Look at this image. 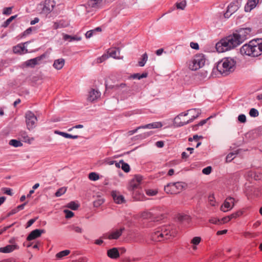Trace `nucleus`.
<instances>
[{"label": "nucleus", "instance_id": "obj_1", "mask_svg": "<svg viewBox=\"0 0 262 262\" xmlns=\"http://www.w3.org/2000/svg\"><path fill=\"white\" fill-rule=\"evenodd\" d=\"M251 29L249 28L241 29L236 33L222 39L216 43L215 48L219 53L233 49L243 43L249 36Z\"/></svg>", "mask_w": 262, "mask_h": 262}, {"label": "nucleus", "instance_id": "obj_2", "mask_svg": "<svg viewBox=\"0 0 262 262\" xmlns=\"http://www.w3.org/2000/svg\"><path fill=\"white\" fill-rule=\"evenodd\" d=\"M176 234L175 230L172 229L170 226H162L152 234L151 239L155 242H162L174 237Z\"/></svg>", "mask_w": 262, "mask_h": 262}, {"label": "nucleus", "instance_id": "obj_3", "mask_svg": "<svg viewBox=\"0 0 262 262\" xmlns=\"http://www.w3.org/2000/svg\"><path fill=\"white\" fill-rule=\"evenodd\" d=\"M236 63L233 58L225 57L218 62L216 68L221 74L227 76L235 70Z\"/></svg>", "mask_w": 262, "mask_h": 262}, {"label": "nucleus", "instance_id": "obj_4", "mask_svg": "<svg viewBox=\"0 0 262 262\" xmlns=\"http://www.w3.org/2000/svg\"><path fill=\"white\" fill-rule=\"evenodd\" d=\"M206 58L203 54H196L187 62L189 69L192 71H196L202 68L205 63Z\"/></svg>", "mask_w": 262, "mask_h": 262}, {"label": "nucleus", "instance_id": "obj_5", "mask_svg": "<svg viewBox=\"0 0 262 262\" xmlns=\"http://www.w3.org/2000/svg\"><path fill=\"white\" fill-rule=\"evenodd\" d=\"M139 217L144 220H150L153 222H158L166 217L165 213H158L156 211H144L139 214Z\"/></svg>", "mask_w": 262, "mask_h": 262}, {"label": "nucleus", "instance_id": "obj_6", "mask_svg": "<svg viewBox=\"0 0 262 262\" xmlns=\"http://www.w3.org/2000/svg\"><path fill=\"white\" fill-rule=\"evenodd\" d=\"M201 110L196 108L190 109L188 110L187 112L181 113V116L185 117L188 116V119L187 121L184 120L182 121L181 120V126L191 122L195 119L197 118L201 114Z\"/></svg>", "mask_w": 262, "mask_h": 262}, {"label": "nucleus", "instance_id": "obj_7", "mask_svg": "<svg viewBox=\"0 0 262 262\" xmlns=\"http://www.w3.org/2000/svg\"><path fill=\"white\" fill-rule=\"evenodd\" d=\"M25 118L27 128L29 130L34 128L37 121L34 114L31 111H27L25 114Z\"/></svg>", "mask_w": 262, "mask_h": 262}, {"label": "nucleus", "instance_id": "obj_8", "mask_svg": "<svg viewBox=\"0 0 262 262\" xmlns=\"http://www.w3.org/2000/svg\"><path fill=\"white\" fill-rule=\"evenodd\" d=\"M180 183L179 182L168 184L164 187L165 191L170 194H177L180 192Z\"/></svg>", "mask_w": 262, "mask_h": 262}, {"label": "nucleus", "instance_id": "obj_9", "mask_svg": "<svg viewBox=\"0 0 262 262\" xmlns=\"http://www.w3.org/2000/svg\"><path fill=\"white\" fill-rule=\"evenodd\" d=\"M252 41L248 43L245 44L240 49V52L242 55H245L249 56L255 57Z\"/></svg>", "mask_w": 262, "mask_h": 262}, {"label": "nucleus", "instance_id": "obj_10", "mask_svg": "<svg viewBox=\"0 0 262 262\" xmlns=\"http://www.w3.org/2000/svg\"><path fill=\"white\" fill-rule=\"evenodd\" d=\"M255 57H257L262 54V39H257L251 40Z\"/></svg>", "mask_w": 262, "mask_h": 262}, {"label": "nucleus", "instance_id": "obj_11", "mask_svg": "<svg viewBox=\"0 0 262 262\" xmlns=\"http://www.w3.org/2000/svg\"><path fill=\"white\" fill-rule=\"evenodd\" d=\"M55 6V3L52 0H46L43 4L41 13L47 15L50 13Z\"/></svg>", "mask_w": 262, "mask_h": 262}, {"label": "nucleus", "instance_id": "obj_12", "mask_svg": "<svg viewBox=\"0 0 262 262\" xmlns=\"http://www.w3.org/2000/svg\"><path fill=\"white\" fill-rule=\"evenodd\" d=\"M45 57V54L38 56L36 58L28 60L25 62L26 67L34 68L36 65L39 64L40 61Z\"/></svg>", "mask_w": 262, "mask_h": 262}, {"label": "nucleus", "instance_id": "obj_13", "mask_svg": "<svg viewBox=\"0 0 262 262\" xmlns=\"http://www.w3.org/2000/svg\"><path fill=\"white\" fill-rule=\"evenodd\" d=\"M234 205V198H227L221 206V210L224 212H226L231 209Z\"/></svg>", "mask_w": 262, "mask_h": 262}, {"label": "nucleus", "instance_id": "obj_14", "mask_svg": "<svg viewBox=\"0 0 262 262\" xmlns=\"http://www.w3.org/2000/svg\"><path fill=\"white\" fill-rule=\"evenodd\" d=\"M243 0H235L231 3L227 7L228 12L233 14L241 7Z\"/></svg>", "mask_w": 262, "mask_h": 262}, {"label": "nucleus", "instance_id": "obj_15", "mask_svg": "<svg viewBox=\"0 0 262 262\" xmlns=\"http://www.w3.org/2000/svg\"><path fill=\"white\" fill-rule=\"evenodd\" d=\"M142 180V176L138 175L135 176L134 178L130 181L129 183V189L130 190H134L137 189L139 186Z\"/></svg>", "mask_w": 262, "mask_h": 262}, {"label": "nucleus", "instance_id": "obj_16", "mask_svg": "<svg viewBox=\"0 0 262 262\" xmlns=\"http://www.w3.org/2000/svg\"><path fill=\"white\" fill-rule=\"evenodd\" d=\"M124 230V228H121L119 230H116L110 233H107L104 235V238H108L109 239H117L121 235L123 231Z\"/></svg>", "mask_w": 262, "mask_h": 262}, {"label": "nucleus", "instance_id": "obj_17", "mask_svg": "<svg viewBox=\"0 0 262 262\" xmlns=\"http://www.w3.org/2000/svg\"><path fill=\"white\" fill-rule=\"evenodd\" d=\"M45 232L44 230L42 229H35L30 232L28 236L27 239L28 241H31L40 236L42 233Z\"/></svg>", "mask_w": 262, "mask_h": 262}, {"label": "nucleus", "instance_id": "obj_18", "mask_svg": "<svg viewBox=\"0 0 262 262\" xmlns=\"http://www.w3.org/2000/svg\"><path fill=\"white\" fill-rule=\"evenodd\" d=\"M191 224V217L190 215L183 214H181V226L187 228Z\"/></svg>", "mask_w": 262, "mask_h": 262}, {"label": "nucleus", "instance_id": "obj_19", "mask_svg": "<svg viewBox=\"0 0 262 262\" xmlns=\"http://www.w3.org/2000/svg\"><path fill=\"white\" fill-rule=\"evenodd\" d=\"M100 96V93L94 89H92L89 92L88 100L93 102Z\"/></svg>", "mask_w": 262, "mask_h": 262}, {"label": "nucleus", "instance_id": "obj_20", "mask_svg": "<svg viewBox=\"0 0 262 262\" xmlns=\"http://www.w3.org/2000/svg\"><path fill=\"white\" fill-rule=\"evenodd\" d=\"M259 0H249L245 6V10L250 12L258 4Z\"/></svg>", "mask_w": 262, "mask_h": 262}, {"label": "nucleus", "instance_id": "obj_21", "mask_svg": "<svg viewBox=\"0 0 262 262\" xmlns=\"http://www.w3.org/2000/svg\"><path fill=\"white\" fill-rule=\"evenodd\" d=\"M18 249V247L16 245H9L4 247L0 248V252L8 253L12 252L15 249Z\"/></svg>", "mask_w": 262, "mask_h": 262}, {"label": "nucleus", "instance_id": "obj_22", "mask_svg": "<svg viewBox=\"0 0 262 262\" xmlns=\"http://www.w3.org/2000/svg\"><path fill=\"white\" fill-rule=\"evenodd\" d=\"M162 126H163V125L161 122H153V123H149L148 124H146L144 125L140 126H139V128H144V129H145V128H148V129L158 128L161 127Z\"/></svg>", "mask_w": 262, "mask_h": 262}, {"label": "nucleus", "instance_id": "obj_23", "mask_svg": "<svg viewBox=\"0 0 262 262\" xmlns=\"http://www.w3.org/2000/svg\"><path fill=\"white\" fill-rule=\"evenodd\" d=\"M107 256L112 259H117L120 256L119 252L116 248H113L107 250Z\"/></svg>", "mask_w": 262, "mask_h": 262}, {"label": "nucleus", "instance_id": "obj_24", "mask_svg": "<svg viewBox=\"0 0 262 262\" xmlns=\"http://www.w3.org/2000/svg\"><path fill=\"white\" fill-rule=\"evenodd\" d=\"M65 60L63 58L56 59L53 64V67L57 70H60L64 65Z\"/></svg>", "mask_w": 262, "mask_h": 262}, {"label": "nucleus", "instance_id": "obj_25", "mask_svg": "<svg viewBox=\"0 0 262 262\" xmlns=\"http://www.w3.org/2000/svg\"><path fill=\"white\" fill-rule=\"evenodd\" d=\"M28 42H26L24 43V45H18L13 48V52L15 53H19V54H23L24 53V51H26V52H27V50L26 49L24 45L27 44Z\"/></svg>", "mask_w": 262, "mask_h": 262}, {"label": "nucleus", "instance_id": "obj_26", "mask_svg": "<svg viewBox=\"0 0 262 262\" xmlns=\"http://www.w3.org/2000/svg\"><path fill=\"white\" fill-rule=\"evenodd\" d=\"M101 0H89L86 4V8H98L99 4Z\"/></svg>", "mask_w": 262, "mask_h": 262}, {"label": "nucleus", "instance_id": "obj_27", "mask_svg": "<svg viewBox=\"0 0 262 262\" xmlns=\"http://www.w3.org/2000/svg\"><path fill=\"white\" fill-rule=\"evenodd\" d=\"M63 39L64 40H68L71 42L73 41H79L81 39V38L76 36H71L68 34H63Z\"/></svg>", "mask_w": 262, "mask_h": 262}, {"label": "nucleus", "instance_id": "obj_28", "mask_svg": "<svg viewBox=\"0 0 262 262\" xmlns=\"http://www.w3.org/2000/svg\"><path fill=\"white\" fill-rule=\"evenodd\" d=\"M54 133H55V134L59 135L66 138H71V139H76L78 138V137H79V136L77 135H71V134L64 133V132L58 131V130H55L54 132Z\"/></svg>", "mask_w": 262, "mask_h": 262}, {"label": "nucleus", "instance_id": "obj_29", "mask_svg": "<svg viewBox=\"0 0 262 262\" xmlns=\"http://www.w3.org/2000/svg\"><path fill=\"white\" fill-rule=\"evenodd\" d=\"M119 49L116 48L113 49H110L107 51V54L109 55V56L114 58H119L118 56H117V53L119 54Z\"/></svg>", "mask_w": 262, "mask_h": 262}, {"label": "nucleus", "instance_id": "obj_30", "mask_svg": "<svg viewBox=\"0 0 262 262\" xmlns=\"http://www.w3.org/2000/svg\"><path fill=\"white\" fill-rule=\"evenodd\" d=\"M79 206L80 205L78 202L72 201L68 203L65 207L76 210L79 208Z\"/></svg>", "mask_w": 262, "mask_h": 262}, {"label": "nucleus", "instance_id": "obj_31", "mask_svg": "<svg viewBox=\"0 0 262 262\" xmlns=\"http://www.w3.org/2000/svg\"><path fill=\"white\" fill-rule=\"evenodd\" d=\"M212 117V116H210L208 117V118L201 120L199 123L193 125L192 126V129L193 130H197L199 129L200 126H202L205 124L207 123V122Z\"/></svg>", "mask_w": 262, "mask_h": 262}, {"label": "nucleus", "instance_id": "obj_32", "mask_svg": "<svg viewBox=\"0 0 262 262\" xmlns=\"http://www.w3.org/2000/svg\"><path fill=\"white\" fill-rule=\"evenodd\" d=\"M202 138H203L202 136H199L196 135L193 136V138H189L188 139V141L190 142H193L194 141V142H196L195 147L197 148L201 144V142H199V140L200 139H202Z\"/></svg>", "mask_w": 262, "mask_h": 262}, {"label": "nucleus", "instance_id": "obj_33", "mask_svg": "<svg viewBox=\"0 0 262 262\" xmlns=\"http://www.w3.org/2000/svg\"><path fill=\"white\" fill-rule=\"evenodd\" d=\"M70 253L69 250H65L57 253L56 254V257L58 259H61L64 256L68 255Z\"/></svg>", "mask_w": 262, "mask_h": 262}, {"label": "nucleus", "instance_id": "obj_34", "mask_svg": "<svg viewBox=\"0 0 262 262\" xmlns=\"http://www.w3.org/2000/svg\"><path fill=\"white\" fill-rule=\"evenodd\" d=\"M147 75L148 74L147 73H143L142 74H140L139 73H136L134 74L133 75H132L130 76V78L133 79H141L142 78L147 77Z\"/></svg>", "mask_w": 262, "mask_h": 262}, {"label": "nucleus", "instance_id": "obj_35", "mask_svg": "<svg viewBox=\"0 0 262 262\" xmlns=\"http://www.w3.org/2000/svg\"><path fill=\"white\" fill-rule=\"evenodd\" d=\"M9 144L15 147H18L23 146V143L20 141L15 139H12L10 140Z\"/></svg>", "mask_w": 262, "mask_h": 262}, {"label": "nucleus", "instance_id": "obj_36", "mask_svg": "<svg viewBox=\"0 0 262 262\" xmlns=\"http://www.w3.org/2000/svg\"><path fill=\"white\" fill-rule=\"evenodd\" d=\"M17 15H15L13 16H11L8 19H7L4 22V23L2 25V27L6 28L10 24L12 21L13 20H14L16 17Z\"/></svg>", "mask_w": 262, "mask_h": 262}, {"label": "nucleus", "instance_id": "obj_37", "mask_svg": "<svg viewBox=\"0 0 262 262\" xmlns=\"http://www.w3.org/2000/svg\"><path fill=\"white\" fill-rule=\"evenodd\" d=\"M147 59L148 55L146 53H145L143 54L141 60L138 62L139 66L140 67H143L147 61Z\"/></svg>", "mask_w": 262, "mask_h": 262}, {"label": "nucleus", "instance_id": "obj_38", "mask_svg": "<svg viewBox=\"0 0 262 262\" xmlns=\"http://www.w3.org/2000/svg\"><path fill=\"white\" fill-rule=\"evenodd\" d=\"M120 163H121V168L124 172H128L130 171V166L127 163H125L123 160H120Z\"/></svg>", "mask_w": 262, "mask_h": 262}, {"label": "nucleus", "instance_id": "obj_39", "mask_svg": "<svg viewBox=\"0 0 262 262\" xmlns=\"http://www.w3.org/2000/svg\"><path fill=\"white\" fill-rule=\"evenodd\" d=\"M67 191V188L63 187L58 189L55 192V196H60L65 193Z\"/></svg>", "mask_w": 262, "mask_h": 262}, {"label": "nucleus", "instance_id": "obj_40", "mask_svg": "<svg viewBox=\"0 0 262 262\" xmlns=\"http://www.w3.org/2000/svg\"><path fill=\"white\" fill-rule=\"evenodd\" d=\"M173 126L178 127L180 126V115H177L173 120Z\"/></svg>", "mask_w": 262, "mask_h": 262}, {"label": "nucleus", "instance_id": "obj_41", "mask_svg": "<svg viewBox=\"0 0 262 262\" xmlns=\"http://www.w3.org/2000/svg\"><path fill=\"white\" fill-rule=\"evenodd\" d=\"M209 222L210 223L213 224H217V225L222 224V223H221L220 220L216 217H211L209 220Z\"/></svg>", "mask_w": 262, "mask_h": 262}, {"label": "nucleus", "instance_id": "obj_42", "mask_svg": "<svg viewBox=\"0 0 262 262\" xmlns=\"http://www.w3.org/2000/svg\"><path fill=\"white\" fill-rule=\"evenodd\" d=\"M89 178L92 181H96L99 179V175L95 172H91L89 174Z\"/></svg>", "mask_w": 262, "mask_h": 262}, {"label": "nucleus", "instance_id": "obj_43", "mask_svg": "<svg viewBox=\"0 0 262 262\" xmlns=\"http://www.w3.org/2000/svg\"><path fill=\"white\" fill-rule=\"evenodd\" d=\"M243 235L246 238H254L256 236V234L249 231H245L243 232Z\"/></svg>", "mask_w": 262, "mask_h": 262}, {"label": "nucleus", "instance_id": "obj_44", "mask_svg": "<svg viewBox=\"0 0 262 262\" xmlns=\"http://www.w3.org/2000/svg\"><path fill=\"white\" fill-rule=\"evenodd\" d=\"M114 202L118 204H121L125 203L124 198H113Z\"/></svg>", "mask_w": 262, "mask_h": 262}, {"label": "nucleus", "instance_id": "obj_45", "mask_svg": "<svg viewBox=\"0 0 262 262\" xmlns=\"http://www.w3.org/2000/svg\"><path fill=\"white\" fill-rule=\"evenodd\" d=\"M146 193L149 196L156 195L158 193V190L157 189H147L146 190Z\"/></svg>", "mask_w": 262, "mask_h": 262}, {"label": "nucleus", "instance_id": "obj_46", "mask_svg": "<svg viewBox=\"0 0 262 262\" xmlns=\"http://www.w3.org/2000/svg\"><path fill=\"white\" fill-rule=\"evenodd\" d=\"M201 241V237L195 236L191 239V243L194 245H198L200 243Z\"/></svg>", "mask_w": 262, "mask_h": 262}, {"label": "nucleus", "instance_id": "obj_47", "mask_svg": "<svg viewBox=\"0 0 262 262\" xmlns=\"http://www.w3.org/2000/svg\"><path fill=\"white\" fill-rule=\"evenodd\" d=\"M2 190L5 194L8 195H12L13 193H12V190L9 188H2Z\"/></svg>", "mask_w": 262, "mask_h": 262}, {"label": "nucleus", "instance_id": "obj_48", "mask_svg": "<svg viewBox=\"0 0 262 262\" xmlns=\"http://www.w3.org/2000/svg\"><path fill=\"white\" fill-rule=\"evenodd\" d=\"M243 214V211H238L236 212H234L231 215H230V217L231 218V220L232 219H236L239 216H241Z\"/></svg>", "mask_w": 262, "mask_h": 262}, {"label": "nucleus", "instance_id": "obj_49", "mask_svg": "<svg viewBox=\"0 0 262 262\" xmlns=\"http://www.w3.org/2000/svg\"><path fill=\"white\" fill-rule=\"evenodd\" d=\"M104 202V200L103 198H99L97 200L94 201V206L96 207H98L100 206L102 203Z\"/></svg>", "mask_w": 262, "mask_h": 262}, {"label": "nucleus", "instance_id": "obj_50", "mask_svg": "<svg viewBox=\"0 0 262 262\" xmlns=\"http://www.w3.org/2000/svg\"><path fill=\"white\" fill-rule=\"evenodd\" d=\"M63 212L66 214V217L67 219L71 218L74 215L72 211L68 209L64 210Z\"/></svg>", "mask_w": 262, "mask_h": 262}, {"label": "nucleus", "instance_id": "obj_51", "mask_svg": "<svg viewBox=\"0 0 262 262\" xmlns=\"http://www.w3.org/2000/svg\"><path fill=\"white\" fill-rule=\"evenodd\" d=\"M249 115L251 117H256L258 116V112L255 108H251L249 112Z\"/></svg>", "mask_w": 262, "mask_h": 262}, {"label": "nucleus", "instance_id": "obj_52", "mask_svg": "<svg viewBox=\"0 0 262 262\" xmlns=\"http://www.w3.org/2000/svg\"><path fill=\"white\" fill-rule=\"evenodd\" d=\"M12 7H6L3 9V14L6 15H9L12 13Z\"/></svg>", "mask_w": 262, "mask_h": 262}, {"label": "nucleus", "instance_id": "obj_53", "mask_svg": "<svg viewBox=\"0 0 262 262\" xmlns=\"http://www.w3.org/2000/svg\"><path fill=\"white\" fill-rule=\"evenodd\" d=\"M234 154L233 153V152H231L230 154H229L227 157H226V162H230L234 158Z\"/></svg>", "mask_w": 262, "mask_h": 262}, {"label": "nucleus", "instance_id": "obj_54", "mask_svg": "<svg viewBox=\"0 0 262 262\" xmlns=\"http://www.w3.org/2000/svg\"><path fill=\"white\" fill-rule=\"evenodd\" d=\"M209 204L211 206H215L218 205V203L215 200L214 198H210V199L208 201Z\"/></svg>", "mask_w": 262, "mask_h": 262}, {"label": "nucleus", "instance_id": "obj_55", "mask_svg": "<svg viewBox=\"0 0 262 262\" xmlns=\"http://www.w3.org/2000/svg\"><path fill=\"white\" fill-rule=\"evenodd\" d=\"M211 170H212L211 167L208 166L203 169L202 172L205 174H209L211 173Z\"/></svg>", "mask_w": 262, "mask_h": 262}, {"label": "nucleus", "instance_id": "obj_56", "mask_svg": "<svg viewBox=\"0 0 262 262\" xmlns=\"http://www.w3.org/2000/svg\"><path fill=\"white\" fill-rule=\"evenodd\" d=\"M152 134H153V132L150 131V132H145V133H143V134L140 135V136L141 137V138H142L143 139H145V138H147V137L151 136Z\"/></svg>", "mask_w": 262, "mask_h": 262}, {"label": "nucleus", "instance_id": "obj_57", "mask_svg": "<svg viewBox=\"0 0 262 262\" xmlns=\"http://www.w3.org/2000/svg\"><path fill=\"white\" fill-rule=\"evenodd\" d=\"M238 121L241 123H245L246 121V116L244 114H241L238 117Z\"/></svg>", "mask_w": 262, "mask_h": 262}, {"label": "nucleus", "instance_id": "obj_58", "mask_svg": "<svg viewBox=\"0 0 262 262\" xmlns=\"http://www.w3.org/2000/svg\"><path fill=\"white\" fill-rule=\"evenodd\" d=\"M230 220H231V218L230 217V215L224 217L221 220H220V221L222 223V224L227 223L229 222Z\"/></svg>", "mask_w": 262, "mask_h": 262}, {"label": "nucleus", "instance_id": "obj_59", "mask_svg": "<svg viewBox=\"0 0 262 262\" xmlns=\"http://www.w3.org/2000/svg\"><path fill=\"white\" fill-rule=\"evenodd\" d=\"M108 58V56L106 55H103L101 57L97 59V62L101 63Z\"/></svg>", "mask_w": 262, "mask_h": 262}, {"label": "nucleus", "instance_id": "obj_60", "mask_svg": "<svg viewBox=\"0 0 262 262\" xmlns=\"http://www.w3.org/2000/svg\"><path fill=\"white\" fill-rule=\"evenodd\" d=\"M94 33V31H93V30L88 31L86 32V33L85 34V37L86 38H90L93 36Z\"/></svg>", "mask_w": 262, "mask_h": 262}, {"label": "nucleus", "instance_id": "obj_61", "mask_svg": "<svg viewBox=\"0 0 262 262\" xmlns=\"http://www.w3.org/2000/svg\"><path fill=\"white\" fill-rule=\"evenodd\" d=\"M190 46L193 49L198 50L199 49V46L196 42H191Z\"/></svg>", "mask_w": 262, "mask_h": 262}, {"label": "nucleus", "instance_id": "obj_62", "mask_svg": "<svg viewBox=\"0 0 262 262\" xmlns=\"http://www.w3.org/2000/svg\"><path fill=\"white\" fill-rule=\"evenodd\" d=\"M111 196H123V195L119 194V192L116 190H113L111 192Z\"/></svg>", "mask_w": 262, "mask_h": 262}, {"label": "nucleus", "instance_id": "obj_63", "mask_svg": "<svg viewBox=\"0 0 262 262\" xmlns=\"http://www.w3.org/2000/svg\"><path fill=\"white\" fill-rule=\"evenodd\" d=\"M20 136L24 139L25 142H26L28 141V137L25 132H21L20 133Z\"/></svg>", "mask_w": 262, "mask_h": 262}, {"label": "nucleus", "instance_id": "obj_64", "mask_svg": "<svg viewBox=\"0 0 262 262\" xmlns=\"http://www.w3.org/2000/svg\"><path fill=\"white\" fill-rule=\"evenodd\" d=\"M164 143L162 141H159L156 142V145L157 147L162 148L164 146Z\"/></svg>", "mask_w": 262, "mask_h": 262}]
</instances>
